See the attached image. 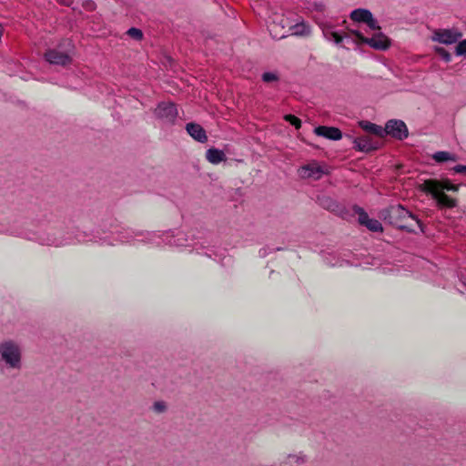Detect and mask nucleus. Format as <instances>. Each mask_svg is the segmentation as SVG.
Here are the masks:
<instances>
[{
    "label": "nucleus",
    "mask_w": 466,
    "mask_h": 466,
    "mask_svg": "<svg viewBox=\"0 0 466 466\" xmlns=\"http://www.w3.org/2000/svg\"><path fill=\"white\" fill-rule=\"evenodd\" d=\"M372 17L373 14L365 8L354 9L351 14H350V18H351L352 21L358 23H363Z\"/></svg>",
    "instance_id": "a211bd4d"
},
{
    "label": "nucleus",
    "mask_w": 466,
    "mask_h": 466,
    "mask_svg": "<svg viewBox=\"0 0 466 466\" xmlns=\"http://www.w3.org/2000/svg\"><path fill=\"white\" fill-rule=\"evenodd\" d=\"M286 460H288V463L289 465H292V464L300 465V464L305 463V461H306L305 456L300 455V454L289 455L288 458H286Z\"/></svg>",
    "instance_id": "b1692460"
},
{
    "label": "nucleus",
    "mask_w": 466,
    "mask_h": 466,
    "mask_svg": "<svg viewBox=\"0 0 466 466\" xmlns=\"http://www.w3.org/2000/svg\"><path fill=\"white\" fill-rule=\"evenodd\" d=\"M325 173V169L316 161L304 165L299 169V177L301 178L319 180Z\"/></svg>",
    "instance_id": "9d476101"
},
{
    "label": "nucleus",
    "mask_w": 466,
    "mask_h": 466,
    "mask_svg": "<svg viewBox=\"0 0 466 466\" xmlns=\"http://www.w3.org/2000/svg\"><path fill=\"white\" fill-rule=\"evenodd\" d=\"M322 34H324L327 40L333 41L336 45H340L342 43L343 36L334 31L333 26L322 27Z\"/></svg>",
    "instance_id": "aec40b11"
},
{
    "label": "nucleus",
    "mask_w": 466,
    "mask_h": 466,
    "mask_svg": "<svg viewBox=\"0 0 466 466\" xmlns=\"http://www.w3.org/2000/svg\"><path fill=\"white\" fill-rule=\"evenodd\" d=\"M453 171L457 174H466V166L459 164L453 167Z\"/></svg>",
    "instance_id": "2f4dec72"
},
{
    "label": "nucleus",
    "mask_w": 466,
    "mask_h": 466,
    "mask_svg": "<svg viewBox=\"0 0 466 466\" xmlns=\"http://www.w3.org/2000/svg\"><path fill=\"white\" fill-rule=\"evenodd\" d=\"M155 116L162 120L164 124L173 125L177 116V111L174 103H159L155 108Z\"/></svg>",
    "instance_id": "0eeeda50"
},
{
    "label": "nucleus",
    "mask_w": 466,
    "mask_h": 466,
    "mask_svg": "<svg viewBox=\"0 0 466 466\" xmlns=\"http://www.w3.org/2000/svg\"><path fill=\"white\" fill-rule=\"evenodd\" d=\"M137 238H140V239L137 240L142 243H150L157 246L161 243L159 235L155 232H143L127 229L118 232L117 236L118 242L120 243L135 244V240Z\"/></svg>",
    "instance_id": "7ed1b4c3"
},
{
    "label": "nucleus",
    "mask_w": 466,
    "mask_h": 466,
    "mask_svg": "<svg viewBox=\"0 0 466 466\" xmlns=\"http://www.w3.org/2000/svg\"><path fill=\"white\" fill-rule=\"evenodd\" d=\"M430 182L435 183V187H437V192H443L444 190L456 192L459 190V185H454L451 183L449 179L443 180H434V179H427L422 182V184H427Z\"/></svg>",
    "instance_id": "f3484780"
},
{
    "label": "nucleus",
    "mask_w": 466,
    "mask_h": 466,
    "mask_svg": "<svg viewBox=\"0 0 466 466\" xmlns=\"http://www.w3.org/2000/svg\"><path fill=\"white\" fill-rule=\"evenodd\" d=\"M380 142L369 137H360L353 139V148L359 152H372L379 148Z\"/></svg>",
    "instance_id": "ddd939ff"
},
{
    "label": "nucleus",
    "mask_w": 466,
    "mask_h": 466,
    "mask_svg": "<svg viewBox=\"0 0 466 466\" xmlns=\"http://www.w3.org/2000/svg\"><path fill=\"white\" fill-rule=\"evenodd\" d=\"M289 31H291V35H305L309 33V26L305 23L293 24Z\"/></svg>",
    "instance_id": "4be33fe9"
},
{
    "label": "nucleus",
    "mask_w": 466,
    "mask_h": 466,
    "mask_svg": "<svg viewBox=\"0 0 466 466\" xmlns=\"http://www.w3.org/2000/svg\"><path fill=\"white\" fill-rule=\"evenodd\" d=\"M206 158L208 163L212 165H218L227 159L223 150L218 148H208L206 152Z\"/></svg>",
    "instance_id": "dca6fc26"
},
{
    "label": "nucleus",
    "mask_w": 466,
    "mask_h": 466,
    "mask_svg": "<svg viewBox=\"0 0 466 466\" xmlns=\"http://www.w3.org/2000/svg\"><path fill=\"white\" fill-rule=\"evenodd\" d=\"M292 25L288 18L276 14L272 18L271 24L268 25V31L273 38L283 39L287 36Z\"/></svg>",
    "instance_id": "423d86ee"
},
{
    "label": "nucleus",
    "mask_w": 466,
    "mask_h": 466,
    "mask_svg": "<svg viewBox=\"0 0 466 466\" xmlns=\"http://www.w3.org/2000/svg\"><path fill=\"white\" fill-rule=\"evenodd\" d=\"M0 35H2V33L0 32Z\"/></svg>",
    "instance_id": "c9c22d12"
},
{
    "label": "nucleus",
    "mask_w": 466,
    "mask_h": 466,
    "mask_svg": "<svg viewBox=\"0 0 466 466\" xmlns=\"http://www.w3.org/2000/svg\"><path fill=\"white\" fill-rule=\"evenodd\" d=\"M462 36V33L457 28L437 29L431 35V40L444 45H451L458 42Z\"/></svg>",
    "instance_id": "6e6552de"
},
{
    "label": "nucleus",
    "mask_w": 466,
    "mask_h": 466,
    "mask_svg": "<svg viewBox=\"0 0 466 466\" xmlns=\"http://www.w3.org/2000/svg\"><path fill=\"white\" fill-rule=\"evenodd\" d=\"M386 135L391 136L393 138L402 140L409 137V129L402 120H390L386 123L384 127V137Z\"/></svg>",
    "instance_id": "1a4fd4ad"
},
{
    "label": "nucleus",
    "mask_w": 466,
    "mask_h": 466,
    "mask_svg": "<svg viewBox=\"0 0 466 466\" xmlns=\"http://www.w3.org/2000/svg\"><path fill=\"white\" fill-rule=\"evenodd\" d=\"M342 262H343V261H341V262H337V263H333V264H331V266H332V267H335V266H339V267H340V266H342Z\"/></svg>",
    "instance_id": "f704fd0d"
},
{
    "label": "nucleus",
    "mask_w": 466,
    "mask_h": 466,
    "mask_svg": "<svg viewBox=\"0 0 466 466\" xmlns=\"http://www.w3.org/2000/svg\"><path fill=\"white\" fill-rule=\"evenodd\" d=\"M284 119L286 122L289 123V125L295 127L297 129L299 128L301 126L300 119L292 114L285 115Z\"/></svg>",
    "instance_id": "393cba45"
},
{
    "label": "nucleus",
    "mask_w": 466,
    "mask_h": 466,
    "mask_svg": "<svg viewBox=\"0 0 466 466\" xmlns=\"http://www.w3.org/2000/svg\"><path fill=\"white\" fill-rule=\"evenodd\" d=\"M186 130L187 134H189V136L194 138L195 141L198 143H207V132L200 125L196 123H188L187 124Z\"/></svg>",
    "instance_id": "2eb2a0df"
},
{
    "label": "nucleus",
    "mask_w": 466,
    "mask_h": 466,
    "mask_svg": "<svg viewBox=\"0 0 466 466\" xmlns=\"http://www.w3.org/2000/svg\"><path fill=\"white\" fill-rule=\"evenodd\" d=\"M0 366L7 370H21L22 350L13 339H5L0 342Z\"/></svg>",
    "instance_id": "f03ea898"
},
{
    "label": "nucleus",
    "mask_w": 466,
    "mask_h": 466,
    "mask_svg": "<svg viewBox=\"0 0 466 466\" xmlns=\"http://www.w3.org/2000/svg\"><path fill=\"white\" fill-rule=\"evenodd\" d=\"M41 243L48 246L60 247L65 245L66 242L62 239H58L56 237L48 236L46 238H42Z\"/></svg>",
    "instance_id": "5701e85b"
},
{
    "label": "nucleus",
    "mask_w": 466,
    "mask_h": 466,
    "mask_svg": "<svg viewBox=\"0 0 466 466\" xmlns=\"http://www.w3.org/2000/svg\"><path fill=\"white\" fill-rule=\"evenodd\" d=\"M461 281L463 284V286H465V288H466V269H465V272L461 271Z\"/></svg>",
    "instance_id": "72a5a7b5"
},
{
    "label": "nucleus",
    "mask_w": 466,
    "mask_h": 466,
    "mask_svg": "<svg viewBox=\"0 0 466 466\" xmlns=\"http://www.w3.org/2000/svg\"><path fill=\"white\" fill-rule=\"evenodd\" d=\"M360 127L362 130L373 134L377 136L378 137H383V127L380 126H378L377 124L371 123L370 121H361Z\"/></svg>",
    "instance_id": "6ab92c4d"
},
{
    "label": "nucleus",
    "mask_w": 466,
    "mask_h": 466,
    "mask_svg": "<svg viewBox=\"0 0 466 466\" xmlns=\"http://www.w3.org/2000/svg\"><path fill=\"white\" fill-rule=\"evenodd\" d=\"M431 159L438 163L451 161L455 162L458 160V157L455 154H451L448 151H437L433 155H431Z\"/></svg>",
    "instance_id": "412c9836"
},
{
    "label": "nucleus",
    "mask_w": 466,
    "mask_h": 466,
    "mask_svg": "<svg viewBox=\"0 0 466 466\" xmlns=\"http://www.w3.org/2000/svg\"><path fill=\"white\" fill-rule=\"evenodd\" d=\"M127 36H129L133 39H136V40H140L143 38V33L141 32L140 29L136 28V27H131V28L127 29Z\"/></svg>",
    "instance_id": "a878e982"
},
{
    "label": "nucleus",
    "mask_w": 466,
    "mask_h": 466,
    "mask_svg": "<svg viewBox=\"0 0 466 466\" xmlns=\"http://www.w3.org/2000/svg\"><path fill=\"white\" fill-rule=\"evenodd\" d=\"M380 216L386 222L398 228L415 232V228H418L422 231L421 221L402 205H390L381 210Z\"/></svg>",
    "instance_id": "f257e3e1"
},
{
    "label": "nucleus",
    "mask_w": 466,
    "mask_h": 466,
    "mask_svg": "<svg viewBox=\"0 0 466 466\" xmlns=\"http://www.w3.org/2000/svg\"><path fill=\"white\" fill-rule=\"evenodd\" d=\"M153 410L157 413L165 412L167 410V404L163 400L156 401L154 402Z\"/></svg>",
    "instance_id": "c756f323"
},
{
    "label": "nucleus",
    "mask_w": 466,
    "mask_h": 466,
    "mask_svg": "<svg viewBox=\"0 0 466 466\" xmlns=\"http://www.w3.org/2000/svg\"><path fill=\"white\" fill-rule=\"evenodd\" d=\"M351 34L358 38L360 43H364L377 50H387L390 47V39L383 33H376L372 37H366L357 30H351Z\"/></svg>",
    "instance_id": "39448f33"
},
{
    "label": "nucleus",
    "mask_w": 466,
    "mask_h": 466,
    "mask_svg": "<svg viewBox=\"0 0 466 466\" xmlns=\"http://www.w3.org/2000/svg\"><path fill=\"white\" fill-rule=\"evenodd\" d=\"M262 80H263L265 83H271V82H275V81H278V76H277V74L272 73V72L263 73V75H262Z\"/></svg>",
    "instance_id": "c85d7f7f"
},
{
    "label": "nucleus",
    "mask_w": 466,
    "mask_h": 466,
    "mask_svg": "<svg viewBox=\"0 0 466 466\" xmlns=\"http://www.w3.org/2000/svg\"><path fill=\"white\" fill-rule=\"evenodd\" d=\"M435 52H437L438 56L442 58V60L446 62H451V56L449 51L445 50L442 47L435 48Z\"/></svg>",
    "instance_id": "bb28decb"
},
{
    "label": "nucleus",
    "mask_w": 466,
    "mask_h": 466,
    "mask_svg": "<svg viewBox=\"0 0 466 466\" xmlns=\"http://www.w3.org/2000/svg\"><path fill=\"white\" fill-rule=\"evenodd\" d=\"M420 190L425 192L426 194L431 196L435 201H437V205L441 208H452L456 206V200L445 194L444 192H437L435 187V183H421Z\"/></svg>",
    "instance_id": "20e7f679"
},
{
    "label": "nucleus",
    "mask_w": 466,
    "mask_h": 466,
    "mask_svg": "<svg viewBox=\"0 0 466 466\" xmlns=\"http://www.w3.org/2000/svg\"><path fill=\"white\" fill-rule=\"evenodd\" d=\"M57 2L63 5L70 6L74 3V0H57Z\"/></svg>",
    "instance_id": "473e14b6"
},
{
    "label": "nucleus",
    "mask_w": 466,
    "mask_h": 466,
    "mask_svg": "<svg viewBox=\"0 0 466 466\" xmlns=\"http://www.w3.org/2000/svg\"><path fill=\"white\" fill-rule=\"evenodd\" d=\"M364 24L368 25L369 28L371 30H380L378 21L374 19V17L365 21Z\"/></svg>",
    "instance_id": "7c9ffc66"
},
{
    "label": "nucleus",
    "mask_w": 466,
    "mask_h": 466,
    "mask_svg": "<svg viewBox=\"0 0 466 466\" xmlns=\"http://www.w3.org/2000/svg\"><path fill=\"white\" fill-rule=\"evenodd\" d=\"M45 58L51 65L62 66H67L71 62V57L67 54L55 48L47 50L45 54Z\"/></svg>",
    "instance_id": "f8f14e48"
},
{
    "label": "nucleus",
    "mask_w": 466,
    "mask_h": 466,
    "mask_svg": "<svg viewBox=\"0 0 466 466\" xmlns=\"http://www.w3.org/2000/svg\"><path fill=\"white\" fill-rule=\"evenodd\" d=\"M354 212L358 215V221L360 225L365 226L369 230L372 232H381L382 226L381 223L379 222L378 219L370 218L369 215L362 208L356 207L354 208Z\"/></svg>",
    "instance_id": "9b49d317"
},
{
    "label": "nucleus",
    "mask_w": 466,
    "mask_h": 466,
    "mask_svg": "<svg viewBox=\"0 0 466 466\" xmlns=\"http://www.w3.org/2000/svg\"><path fill=\"white\" fill-rule=\"evenodd\" d=\"M455 55L466 56V39H463L461 42H459L458 46H455Z\"/></svg>",
    "instance_id": "cd10ccee"
},
{
    "label": "nucleus",
    "mask_w": 466,
    "mask_h": 466,
    "mask_svg": "<svg viewBox=\"0 0 466 466\" xmlns=\"http://www.w3.org/2000/svg\"><path fill=\"white\" fill-rule=\"evenodd\" d=\"M315 134L318 137H325L326 139L337 141L341 139L342 133L341 130H339L336 127H325L320 126L315 128Z\"/></svg>",
    "instance_id": "4468645a"
}]
</instances>
